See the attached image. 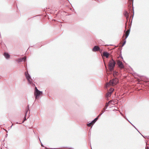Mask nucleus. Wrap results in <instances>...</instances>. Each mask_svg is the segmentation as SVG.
Segmentation results:
<instances>
[{"label": "nucleus", "mask_w": 149, "mask_h": 149, "mask_svg": "<svg viewBox=\"0 0 149 149\" xmlns=\"http://www.w3.org/2000/svg\"><path fill=\"white\" fill-rule=\"evenodd\" d=\"M116 64V61L112 58L109 61L108 64V68L110 71L112 72L114 70Z\"/></svg>", "instance_id": "nucleus-1"}, {"label": "nucleus", "mask_w": 149, "mask_h": 149, "mask_svg": "<svg viewBox=\"0 0 149 149\" xmlns=\"http://www.w3.org/2000/svg\"><path fill=\"white\" fill-rule=\"evenodd\" d=\"M118 82V79L117 78H113L111 80L109 83L110 85L112 86H115L116 85Z\"/></svg>", "instance_id": "nucleus-2"}, {"label": "nucleus", "mask_w": 149, "mask_h": 149, "mask_svg": "<svg viewBox=\"0 0 149 149\" xmlns=\"http://www.w3.org/2000/svg\"><path fill=\"white\" fill-rule=\"evenodd\" d=\"M25 75L26 77L28 80L29 83L31 84H33L31 77L28 72H25Z\"/></svg>", "instance_id": "nucleus-3"}, {"label": "nucleus", "mask_w": 149, "mask_h": 149, "mask_svg": "<svg viewBox=\"0 0 149 149\" xmlns=\"http://www.w3.org/2000/svg\"><path fill=\"white\" fill-rule=\"evenodd\" d=\"M39 91V90L37 89V88L36 87L34 94L36 99L38 98L40 95Z\"/></svg>", "instance_id": "nucleus-4"}, {"label": "nucleus", "mask_w": 149, "mask_h": 149, "mask_svg": "<svg viewBox=\"0 0 149 149\" xmlns=\"http://www.w3.org/2000/svg\"><path fill=\"white\" fill-rule=\"evenodd\" d=\"M114 91V88H111L109 90V91L106 93V97H109L111 96L112 93Z\"/></svg>", "instance_id": "nucleus-5"}, {"label": "nucleus", "mask_w": 149, "mask_h": 149, "mask_svg": "<svg viewBox=\"0 0 149 149\" xmlns=\"http://www.w3.org/2000/svg\"><path fill=\"white\" fill-rule=\"evenodd\" d=\"M117 63L118 65V67L121 69H123L124 68V65L122 62L121 61L118 60L117 61Z\"/></svg>", "instance_id": "nucleus-6"}, {"label": "nucleus", "mask_w": 149, "mask_h": 149, "mask_svg": "<svg viewBox=\"0 0 149 149\" xmlns=\"http://www.w3.org/2000/svg\"><path fill=\"white\" fill-rule=\"evenodd\" d=\"M92 51L94 52H96L98 51H100V47L97 45L95 46L93 48Z\"/></svg>", "instance_id": "nucleus-7"}, {"label": "nucleus", "mask_w": 149, "mask_h": 149, "mask_svg": "<svg viewBox=\"0 0 149 149\" xmlns=\"http://www.w3.org/2000/svg\"><path fill=\"white\" fill-rule=\"evenodd\" d=\"M26 57H24L22 58H19L18 59V63L20 62H22L23 61H24V62L26 61Z\"/></svg>", "instance_id": "nucleus-8"}, {"label": "nucleus", "mask_w": 149, "mask_h": 149, "mask_svg": "<svg viewBox=\"0 0 149 149\" xmlns=\"http://www.w3.org/2000/svg\"><path fill=\"white\" fill-rule=\"evenodd\" d=\"M27 107H28V110H27V109H26V111H25V116H24V120L22 122V123H23L24 121H25L26 120V114H27V113L28 112V110H29V105H28V106H27Z\"/></svg>", "instance_id": "nucleus-9"}, {"label": "nucleus", "mask_w": 149, "mask_h": 149, "mask_svg": "<svg viewBox=\"0 0 149 149\" xmlns=\"http://www.w3.org/2000/svg\"><path fill=\"white\" fill-rule=\"evenodd\" d=\"M109 54L107 52H104L103 53V55L106 57V58H108L109 57Z\"/></svg>", "instance_id": "nucleus-10"}, {"label": "nucleus", "mask_w": 149, "mask_h": 149, "mask_svg": "<svg viewBox=\"0 0 149 149\" xmlns=\"http://www.w3.org/2000/svg\"><path fill=\"white\" fill-rule=\"evenodd\" d=\"M3 55L5 58L6 59H8L10 57V55L9 54L6 52H4Z\"/></svg>", "instance_id": "nucleus-11"}, {"label": "nucleus", "mask_w": 149, "mask_h": 149, "mask_svg": "<svg viewBox=\"0 0 149 149\" xmlns=\"http://www.w3.org/2000/svg\"><path fill=\"white\" fill-rule=\"evenodd\" d=\"M130 29L127 30L125 32V40H126L127 38L128 37V36L129 35V34H130Z\"/></svg>", "instance_id": "nucleus-12"}, {"label": "nucleus", "mask_w": 149, "mask_h": 149, "mask_svg": "<svg viewBox=\"0 0 149 149\" xmlns=\"http://www.w3.org/2000/svg\"><path fill=\"white\" fill-rule=\"evenodd\" d=\"M101 115V114H99L98 116L96 118L92 120V122L93 123V124H94L95 122L98 119L99 117Z\"/></svg>", "instance_id": "nucleus-13"}, {"label": "nucleus", "mask_w": 149, "mask_h": 149, "mask_svg": "<svg viewBox=\"0 0 149 149\" xmlns=\"http://www.w3.org/2000/svg\"><path fill=\"white\" fill-rule=\"evenodd\" d=\"M124 15L126 17V19H127L129 17V13L127 11H125L123 13Z\"/></svg>", "instance_id": "nucleus-14"}, {"label": "nucleus", "mask_w": 149, "mask_h": 149, "mask_svg": "<svg viewBox=\"0 0 149 149\" xmlns=\"http://www.w3.org/2000/svg\"><path fill=\"white\" fill-rule=\"evenodd\" d=\"M113 76L114 77H115V76L117 75L118 74V72L116 71H114L113 72Z\"/></svg>", "instance_id": "nucleus-15"}, {"label": "nucleus", "mask_w": 149, "mask_h": 149, "mask_svg": "<svg viewBox=\"0 0 149 149\" xmlns=\"http://www.w3.org/2000/svg\"><path fill=\"white\" fill-rule=\"evenodd\" d=\"M110 103H109V102L107 103V102L106 104L105 107L104 108V110H105L109 106V104Z\"/></svg>", "instance_id": "nucleus-16"}, {"label": "nucleus", "mask_w": 149, "mask_h": 149, "mask_svg": "<svg viewBox=\"0 0 149 149\" xmlns=\"http://www.w3.org/2000/svg\"><path fill=\"white\" fill-rule=\"evenodd\" d=\"M93 124H93V123L92 122V121L91 122H90L89 123L87 124V125L88 127H91L92 125H93Z\"/></svg>", "instance_id": "nucleus-17"}, {"label": "nucleus", "mask_w": 149, "mask_h": 149, "mask_svg": "<svg viewBox=\"0 0 149 149\" xmlns=\"http://www.w3.org/2000/svg\"><path fill=\"white\" fill-rule=\"evenodd\" d=\"M111 103L112 104H115V101L114 100H110L109 101V103Z\"/></svg>", "instance_id": "nucleus-18"}, {"label": "nucleus", "mask_w": 149, "mask_h": 149, "mask_svg": "<svg viewBox=\"0 0 149 149\" xmlns=\"http://www.w3.org/2000/svg\"><path fill=\"white\" fill-rule=\"evenodd\" d=\"M126 42V40H125V39L124 42L123 43V44L122 45V47H123L125 44Z\"/></svg>", "instance_id": "nucleus-19"}, {"label": "nucleus", "mask_w": 149, "mask_h": 149, "mask_svg": "<svg viewBox=\"0 0 149 149\" xmlns=\"http://www.w3.org/2000/svg\"><path fill=\"white\" fill-rule=\"evenodd\" d=\"M132 125H133V126L135 128V129H136L137 131H138L142 135V136H143V137H144L141 134V133L138 130H137V129H136V127H135L134 125H133V124H132Z\"/></svg>", "instance_id": "nucleus-20"}, {"label": "nucleus", "mask_w": 149, "mask_h": 149, "mask_svg": "<svg viewBox=\"0 0 149 149\" xmlns=\"http://www.w3.org/2000/svg\"><path fill=\"white\" fill-rule=\"evenodd\" d=\"M39 93H40V95L42 94V91H39Z\"/></svg>", "instance_id": "nucleus-21"}, {"label": "nucleus", "mask_w": 149, "mask_h": 149, "mask_svg": "<svg viewBox=\"0 0 149 149\" xmlns=\"http://www.w3.org/2000/svg\"><path fill=\"white\" fill-rule=\"evenodd\" d=\"M104 112V111H102V113H101L100 114H101V115L102 114V113H103Z\"/></svg>", "instance_id": "nucleus-22"}, {"label": "nucleus", "mask_w": 149, "mask_h": 149, "mask_svg": "<svg viewBox=\"0 0 149 149\" xmlns=\"http://www.w3.org/2000/svg\"><path fill=\"white\" fill-rule=\"evenodd\" d=\"M40 143H41V146H42V147H44L43 145L42 144V143H41V142L40 141Z\"/></svg>", "instance_id": "nucleus-23"}, {"label": "nucleus", "mask_w": 149, "mask_h": 149, "mask_svg": "<svg viewBox=\"0 0 149 149\" xmlns=\"http://www.w3.org/2000/svg\"><path fill=\"white\" fill-rule=\"evenodd\" d=\"M133 8V14L134 15V7H133V8Z\"/></svg>", "instance_id": "nucleus-24"}, {"label": "nucleus", "mask_w": 149, "mask_h": 149, "mask_svg": "<svg viewBox=\"0 0 149 149\" xmlns=\"http://www.w3.org/2000/svg\"><path fill=\"white\" fill-rule=\"evenodd\" d=\"M146 148H147V149H149V147L148 146H147Z\"/></svg>", "instance_id": "nucleus-25"}, {"label": "nucleus", "mask_w": 149, "mask_h": 149, "mask_svg": "<svg viewBox=\"0 0 149 149\" xmlns=\"http://www.w3.org/2000/svg\"><path fill=\"white\" fill-rule=\"evenodd\" d=\"M13 125V124H12V125L10 127L11 128V127H12V126Z\"/></svg>", "instance_id": "nucleus-26"}, {"label": "nucleus", "mask_w": 149, "mask_h": 149, "mask_svg": "<svg viewBox=\"0 0 149 149\" xmlns=\"http://www.w3.org/2000/svg\"><path fill=\"white\" fill-rule=\"evenodd\" d=\"M124 35H125V34H124V35H123V37H124Z\"/></svg>", "instance_id": "nucleus-27"}, {"label": "nucleus", "mask_w": 149, "mask_h": 149, "mask_svg": "<svg viewBox=\"0 0 149 149\" xmlns=\"http://www.w3.org/2000/svg\"><path fill=\"white\" fill-rule=\"evenodd\" d=\"M121 57L122 59H123V57L122 56H121Z\"/></svg>", "instance_id": "nucleus-28"}, {"label": "nucleus", "mask_w": 149, "mask_h": 149, "mask_svg": "<svg viewBox=\"0 0 149 149\" xmlns=\"http://www.w3.org/2000/svg\"><path fill=\"white\" fill-rule=\"evenodd\" d=\"M69 148L70 149H73V148Z\"/></svg>", "instance_id": "nucleus-29"}, {"label": "nucleus", "mask_w": 149, "mask_h": 149, "mask_svg": "<svg viewBox=\"0 0 149 149\" xmlns=\"http://www.w3.org/2000/svg\"><path fill=\"white\" fill-rule=\"evenodd\" d=\"M107 100H109V99H108V97H107Z\"/></svg>", "instance_id": "nucleus-30"}, {"label": "nucleus", "mask_w": 149, "mask_h": 149, "mask_svg": "<svg viewBox=\"0 0 149 149\" xmlns=\"http://www.w3.org/2000/svg\"><path fill=\"white\" fill-rule=\"evenodd\" d=\"M17 123V124H18V122H17V123Z\"/></svg>", "instance_id": "nucleus-31"}, {"label": "nucleus", "mask_w": 149, "mask_h": 149, "mask_svg": "<svg viewBox=\"0 0 149 149\" xmlns=\"http://www.w3.org/2000/svg\"><path fill=\"white\" fill-rule=\"evenodd\" d=\"M105 67H106V68H107V67H106V65H105Z\"/></svg>", "instance_id": "nucleus-32"}, {"label": "nucleus", "mask_w": 149, "mask_h": 149, "mask_svg": "<svg viewBox=\"0 0 149 149\" xmlns=\"http://www.w3.org/2000/svg\"><path fill=\"white\" fill-rule=\"evenodd\" d=\"M39 139L40 141V139L39 138Z\"/></svg>", "instance_id": "nucleus-33"}, {"label": "nucleus", "mask_w": 149, "mask_h": 149, "mask_svg": "<svg viewBox=\"0 0 149 149\" xmlns=\"http://www.w3.org/2000/svg\"><path fill=\"white\" fill-rule=\"evenodd\" d=\"M91 148V149H92V148Z\"/></svg>", "instance_id": "nucleus-34"}]
</instances>
